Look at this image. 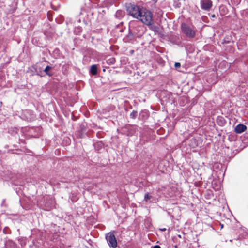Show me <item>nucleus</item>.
I'll return each mask as SVG.
<instances>
[{"label":"nucleus","mask_w":248,"mask_h":248,"mask_svg":"<svg viewBox=\"0 0 248 248\" xmlns=\"http://www.w3.org/2000/svg\"><path fill=\"white\" fill-rule=\"evenodd\" d=\"M141 21L142 23L149 27V29L155 31L156 27L153 26V14L149 10L143 8L141 10V14L137 19Z\"/></svg>","instance_id":"f257e3e1"},{"label":"nucleus","mask_w":248,"mask_h":248,"mask_svg":"<svg viewBox=\"0 0 248 248\" xmlns=\"http://www.w3.org/2000/svg\"><path fill=\"white\" fill-rule=\"evenodd\" d=\"M143 8L134 4L130 3L127 6V11L132 17L138 19Z\"/></svg>","instance_id":"f03ea898"},{"label":"nucleus","mask_w":248,"mask_h":248,"mask_svg":"<svg viewBox=\"0 0 248 248\" xmlns=\"http://www.w3.org/2000/svg\"><path fill=\"white\" fill-rule=\"evenodd\" d=\"M181 30L186 36L189 38H193L195 37L196 32L195 28L192 26L191 27L186 23H183L181 26Z\"/></svg>","instance_id":"7ed1b4c3"},{"label":"nucleus","mask_w":248,"mask_h":248,"mask_svg":"<svg viewBox=\"0 0 248 248\" xmlns=\"http://www.w3.org/2000/svg\"><path fill=\"white\" fill-rule=\"evenodd\" d=\"M106 239L108 245L113 248H116L117 242L114 234L112 232H109L106 235Z\"/></svg>","instance_id":"20e7f679"},{"label":"nucleus","mask_w":248,"mask_h":248,"mask_svg":"<svg viewBox=\"0 0 248 248\" xmlns=\"http://www.w3.org/2000/svg\"><path fill=\"white\" fill-rule=\"evenodd\" d=\"M200 5L202 9L209 11L213 6L211 0H200Z\"/></svg>","instance_id":"39448f33"},{"label":"nucleus","mask_w":248,"mask_h":248,"mask_svg":"<svg viewBox=\"0 0 248 248\" xmlns=\"http://www.w3.org/2000/svg\"><path fill=\"white\" fill-rule=\"evenodd\" d=\"M132 24V23H130L129 25V33L126 36L127 38L130 40H132L134 37H139V35L135 31H133Z\"/></svg>","instance_id":"423d86ee"},{"label":"nucleus","mask_w":248,"mask_h":248,"mask_svg":"<svg viewBox=\"0 0 248 248\" xmlns=\"http://www.w3.org/2000/svg\"><path fill=\"white\" fill-rule=\"evenodd\" d=\"M247 130V126L243 124H239L234 128V132L237 134H241Z\"/></svg>","instance_id":"0eeeda50"},{"label":"nucleus","mask_w":248,"mask_h":248,"mask_svg":"<svg viewBox=\"0 0 248 248\" xmlns=\"http://www.w3.org/2000/svg\"><path fill=\"white\" fill-rule=\"evenodd\" d=\"M54 206V202L53 200L49 199L48 202L45 204V207L46 210H50Z\"/></svg>","instance_id":"6e6552de"},{"label":"nucleus","mask_w":248,"mask_h":248,"mask_svg":"<svg viewBox=\"0 0 248 248\" xmlns=\"http://www.w3.org/2000/svg\"><path fill=\"white\" fill-rule=\"evenodd\" d=\"M140 117L143 119H146L149 117V113L146 110H142L140 114Z\"/></svg>","instance_id":"1a4fd4ad"},{"label":"nucleus","mask_w":248,"mask_h":248,"mask_svg":"<svg viewBox=\"0 0 248 248\" xmlns=\"http://www.w3.org/2000/svg\"><path fill=\"white\" fill-rule=\"evenodd\" d=\"M90 72L93 75H96L97 73V67L96 65H93L91 67Z\"/></svg>","instance_id":"9d476101"},{"label":"nucleus","mask_w":248,"mask_h":248,"mask_svg":"<svg viewBox=\"0 0 248 248\" xmlns=\"http://www.w3.org/2000/svg\"><path fill=\"white\" fill-rule=\"evenodd\" d=\"M52 69V67L51 66L48 65L45 68V69L44 70V71L45 72L46 75H47L49 76H52L53 74L50 71Z\"/></svg>","instance_id":"9b49d317"},{"label":"nucleus","mask_w":248,"mask_h":248,"mask_svg":"<svg viewBox=\"0 0 248 248\" xmlns=\"http://www.w3.org/2000/svg\"><path fill=\"white\" fill-rule=\"evenodd\" d=\"M217 122L220 125H223L225 123V121L222 117H218L217 119Z\"/></svg>","instance_id":"f8f14e48"},{"label":"nucleus","mask_w":248,"mask_h":248,"mask_svg":"<svg viewBox=\"0 0 248 248\" xmlns=\"http://www.w3.org/2000/svg\"><path fill=\"white\" fill-rule=\"evenodd\" d=\"M152 199L153 196L151 195L149 193H147L145 194L144 197V200L145 202H148V201H150V202H151L152 201L151 199Z\"/></svg>","instance_id":"ddd939ff"},{"label":"nucleus","mask_w":248,"mask_h":248,"mask_svg":"<svg viewBox=\"0 0 248 248\" xmlns=\"http://www.w3.org/2000/svg\"><path fill=\"white\" fill-rule=\"evenodd\" d=\"M138 112L136 110H133L130 113V116L131 118L135 119L137 116Z\"/></svg>","instance_id":"4468645a"},{"label":"nucleus","mask_w":248,"mask_h":248,"mask_svg":"<svg viewBox=\"0 0 248 248\" xmlns=\"http://www.w3.org/2000/svg\"><path fill=\"white\" fill-rule=\"evenodd\" d=\"M117 17H122L124 16V12L122 11H117L115 14Z\"/></svg>","instance_id":"2eb2a0df"},{"label":"nucleus","mask_w":248,"mask_h":248,"mask_svg":"<svg viewBox=\"0 0 248 248\" xmlns=\"http://www.w3.org/2000/svg\"><path fill=\"white\" fill-rule=\"evenodd\" d=\"M107 63L109 64H114L116 61H115V58H111L109 59H108L107 61Z\"/></svg>","instance_id":"dca6fc26"},{"label":"nucleus","mask_w":248,"mask_h":248,"mask_svg":"<svg viewBox=\"0 0 248 248\" xmlns=\"http://www.w3.org/2000/svg\"><path fill=\"white\" fill-rule=\"evenodd\" d=\"M141 28L140 27H138L135 29H133V31H135L138 33V34L140 36L142 34V32H140V29Z\"/></svg>","instance_id":"f3484780"},{"label":"nucleus","mask_w":248,"mask_h":248,"mask_svg":"<svg viewBox=\"0 0 248 248\" xmlns=\"http://www.w3.org/2000/svg\"><path fill=\"white\" fill-rule=\"evenodd\" d=\"M181 67V64L179 62H176L175 63V67L176 69L180 68Z\"/></svg>","instance_id":"a211bd4d"},{"label":"nucleus","mask_w":248,"mask_h":248,"mask_svg":"<svg viewBox=\"0 0 248 248\" xmlns=\"http://www.w3.org/2000/svg\"><path fill=\"white\" fill-rule=\"evenodd\" d=\"M148 166V167L150 168H153L154 167V165H152V163H150L149 165H147Z\"/></svg>","instance_id":"6ab92c4d"},{"label":"nucleus","mask_w":248,"mask_h":248,"mask_svg":"<svg viewBox=\"0 0 248 248\" xmlns=\"http://www.w3.org/2000/svg\"><path fill=\"white\" fill-rule=\"evenodd\" d=\"M152 248H161V247L159 245H155Z\"/></svg>","instance_id":"aec40b11"},{"label":"nucleus","mask_w":248,"mask_h":248,"mask_svg":"<svg viewBox=\"0 0 248 248\" xmlns=\"http://www.w3.org/2000/svg\"><path fill=\"white\" fill-rule=\"evenodd\" d=\"M80 31V28H78L77 29H76L75 30V32L78 31V32H79Z\"/></svg>","instance_id":"412c9836"},{"label":"nucleus","mask_w":248,"mask_h":248,"mask_svg":"<svg viewBox=\"0 0 248 248\" xmlns=\"http://www.w3.org/2000/svg\"><path fill=\"white\" fill-rule=\"evenodd\" d=\"M49 12H48L47 13V16H48V18L49 20H51V17H50V16H49Z\"/></svg>","instance_id":"4be33fe9"},{"label":"nucleus","mask_w":248,"mask_h":248,"mask_svg":"<svg viewBox=\"0 0 248 248\" xmlns=\"http://www.w3.org/2000/svg\"><path fill=\"white\" fill-rule=\"evenodd\" d=\"M211 17H213V18H215L216 17V15L215 14H213L211 15Z\"/></svg>","instance_id":"5701e85b"},{"label":"nucleus","mask_w":248,"mask_h":248,"mask_svg":"<svg viewBox=\"0 0 248 248\" xmlns=\"http://www.w3.org/2000/svg\"><path fill=\"white\" fill-rule=\"evenodd\" d=\"M160 230L162 231H165L166 230V228H162V229H160Z\"/></svg>","instance_id":"b1692460"},{"label":"nucleus","mask_w":248,"mask_h":248,"mask_svg":"<svg viewBox=\"0 0 248 248\" xmlns=\"http://www.w3.org/2000/svg\"><path fill=\"white\" fill-rule=\"evenodd\" d=\"M133 52H134L133 50L131 51V53H133Z\"/></svg>","instance_id":"393cba45"}]
</instances>
